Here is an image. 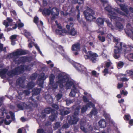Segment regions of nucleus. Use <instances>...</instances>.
<instances>
[{
  "instance_id": "obj_1",
  "label": "nucleus",
  "mask_w": 133,
  "mask_h": 133,
  "mask_svg": "<svg viewBox=\"0 0 133 133\" xmlns=\"http://www.w3.org/2000/svg\"><path fill=\"white\" fill-rule=\"evenodd\" d=\"M101 1L104 3V5H107V6L105 8V10L108 12V17L110 18L111 20H112L116 22L115 26L117 29H122L123 28V26L122 24L119 22H117V20H119V18L117 16V13H118L122 15H124L125 12L124 5L121 4L124 1V0H116V2L119 5L121 8L122 12L119 11V9H115L112 8L111 6L108 3V1L106 0H101Z\"/></svg>"
},
{
  "instance_id": "obj_2",
  "label": "nucleus",
  "mask_w": 133,
  "mask_h": 133,
  "mask_svg": "<svg viewBox=\"0 0 133 133\" xmlns=\"http://www.w3.org/2000/svg\"><path fill=\"white\" fill-rule=\"evenodd\" d=\"M54 69L58 74V81L57 82H58L60 88H63L65 87L67 89H70L72 87V88H74V87H75L74 81L70 79L66 74L60 72L56 68H55Z\"/></svg>"
},
{
  "instance_id": "obj_3",
  "label": "nucleus",
  "mask_w": 133,
  "mask_h": 133,
  "mask_svg": "<svg viewBox=\"0 0 133 133\" xmlns=\"http://www.w3.org/2000/svg\"><path fill=\"white\" fill-rule=\"evenodd\" d=\"M27 53L26 50L21 49L17 50L15 52L12 53L9 55V57L11 58H16L14 61L16 63L19 64L20 63L26 61V58L25 57H21L18 58L19 55H25Z\"/></svg>"
},
{
  "instance_id": "obj_4",
  "label": "nucleus",
  "mask_w": 133,
  "mask_h": 133,
  "mask_svg": "<svg viewBox=\"0 0 133 133\" xmlns=\"http://www.w3.org/2000/svg\"><path fill=\"white\" fill-rule=\"evenodd\" d=\"M55 23L57 26L58 29L56 30L55 32L57 35L60 36H64L66 34L75 36L77 34V32L74 28L67 31L65 29L62 28L61 24L59 23L58 24L57 21H55Z\"/></svg>"
},
{
  "instance_id": "obj_5",
  "label": "nucleus",
  "mask_w": 133,
  "mask_h": 133,
  "mask_svg": "<svg viewBox=\"0 0 133 133\" xmlns=\"http://www.w3.org/2000/svg\"><path fill=\"white\" fill-rule=\"evenodd\" d=\"M30 65L28 66L25 65H22L19 67L16 68L15 69L7 73V74L9 76H12L18 74L22 73L25 70H29L30 69L31 66Z\"/></svg>"
},
{
  "instance_id": "obj_6",
  "label": "nucleus",
  "mask_w": 133,
  "mask_h": 133,
  "mask_svg": "<svg viewBox=\"0 0 133 133\" xmlns=\"http://www.w3.org/2000/svg\"><path fill=\"white\" fill-rule=\"evenodd\" d=\"M56 68L54 67L53 69H52V71L53 72H54L55 74H58L57 76L56 77L57 81L55 83H54V80L55 78V75L53 74H51L49 77L50 83L48 85V87L50 88L51 89L53 90H54L56 89L58 87V84L59 85L58 82V73L57 71L54 69V68Z\"/></svg>"
},
{
  "instance_id": "obj_7",
  "label": "nucleus",
  "mask_w": 133,
  "mask_h": 133,
  "mask_svg": "<svg viewBox=\"0 0 133 133\" xmlns=\"http://www.w3.org/2000/svg\"><path fill=\"white\" fill-rule=\"evenodd\" d=\"M42 14L44 15H49L51 14L52 17L51 19V20H54L58 17L59 14V10L56 8H53L51 11L49 9H45L43 11Z\"/></svg>"
},
{
  "instance_id": "obj_8",
  "label": "nucleus",
  "mask_w": 133,
  "mask_h": 133,
  "mask_svg": "<svg viewBox=\"0 0 133 133\" xmlns=\"http://www.w3.org/2000/svg\"><path fill=\"white\" fill-rule=\"evenodd\" d=\"M115 44L114 50V57L115 58L118 59L120 57L121 54L123 50V47H124V45L121 42H118Z\"/></svg>"
},
{
  "instance_id": "obj_9",
  "label": "nucleus",
  "mask_w": 133,
  "mask_h": 133,
  "mask_svg": "<svg viewBox=\"0 0 133 133\" xmlns=\"http://www.w3.org/2000/svg\"><path fill=\"white\" fill-rule=\"evenodd\" d=\"M24 32L25 36L28 38V41L29 43L28 45L29 47L30 48H31L32 46L34 45L40 54L42 56V52L37 45L36 44H35L34 42V39L31 36L30 33L26 30H24Z\"/></svg>"
},
{
  "instance_id": "obj_10",
  "label": "nucleus",
  "mask_w": 133,
  "mask_h": 133,
  "mask_svg": "<svg viewBox=\"0 0 133 133\" xmlns=\"http://www.w3.org/2000/svg\"><path fill=\"white\" fill-rule=\"evenodd\" d=\"M35 102L34 99L31 98L29 99V101L27 104L21 103L17 105L18 108L20 110H23L25 109H29L32 107H37L35 104Z\"/></svg>"
},
{
  "instance_id": "obj_11",
  "label": "nucleus",
  "mask_w": 133,
  "mask_h": 133,
  "mask_svg": "<svg viewBox=\"0 0 133 133\" xmlns=\"http://www.w3.org/2000/svg\"><path fill=\"white\" fill-rule=\"evenodd\" d=\"M84 13L85 18L88 21H91L95 18L94 12L89 8H87Z\"/></svg>"
},
{
  "instance_id": "obj_12",
  "label": "nucleus",
  "mask_w": 133,
  "mask_h": 133,
  "mask_svg": "<svg viewBox=\"0 0 133 133\" xmlns=\"http://www.w3.org/2000/svg\"><path fill=\"white\" fill-rule=\"evenodd\" d=\"M82 49L83 52H85L89 55V59L91 60L92 62H95L98 60V56L96 53H93L91 51L87 52L85 48L83 47L82 48Z\"/></svg>"
},
{
  "instance_id": "obj_13",
  "label": "nucleus",
  "mask_w": 133,
  "mask_h": 133,
  "mask_svg": "<svg viewBox=\"0 0 133 133\" xmlns=\"http://www.w3.org/2000/svg\"><path fill=\"white\" fill-rule=\"evenodd\" d=\"M79 107H77L74 113V115L71 116L70 119L69 121V122L71 124H76L78 120L77 116L79 112Z\"/></svg>"
},
{
  "instance_id": "obj_14",
  "label": "nucleus",
  "mask_w": 133,
  "mask_h": 133,
  "mask_svg": "<svg viewBox=\"0 0 133 133\" xmlns=\"http://www.w3.org/2000/svg\"><path fill=\"white\" fill-rule=\"evenodd\" d=\"M4 115L6 116V118L4 121L5 124L7 125L9 124L11 122L10 116L7 115L5 109H2L0 111V118H3L4 117Z\"/></svg>"
},
{
  "instance_id": "obj_15",
  "label": "nucleus",
  "mask_w": 133,
  "mask_h": 133,
  "mask_svg": "<svg viewBox=\"0 0 133 133\" xmlns=\"http://www.w3.org/2000/svg\"><path fill=\"white\" fill-rule=\"evenodd\" d=\"M107 23V25L112 29H113L114 28V26L112 25L110 22H109L108 19H106L105 18H98L96 20L97 24L99 25H103L104 23V21Z\"/></svg>"
},
{
  "instance_id": "obj_16",
  "label": "nucleus",
  "mask_w": 133,
  "mask_h": 133,
  "mask_svg": "<svg viewBox=\"0 0 133 133\" xmlns=\"http://www.w3.org/2000/svg\"><path fill=\"white\" fill-rule=\"evenodd\" d=\"M72 64L79 71L82 73L87 74L86 68L83 66L76 63H75Z\"/></svg>"
},
{
  "instance_id": "obj_17",
  "label": "nucleus",
  "mask_w": 133,
  "mask_h": 133,
  "mask_svg": "<svg viewBox=\"0 0 133 133\" xmlns=\"http://www.w3.org/2000/svg\"><path fill=\"white\" fill-rule=\"evenodd\" d=\"M111 64L112 63L110 61H108L106 62L104 66V69L103 71V73L104 76H105L107 74L109 73L108 68L110 66V68L111 69H113L114 68L113 66H111Z\"/></svg>"
},
{
  "instance_id": "obj_18",
  "label": "nucleus",
  "mask_w": 133,
  "mask_h": 133,
  "mask_svg": "<svg viewBox=\"0 0 133 133\" xmlns=\"http://www.w3.org/2000/svg\"><path fill=\"white\" fill-rule=\"evenodd\" d=\"M105 28H100L97 31V32L99 33L100 34L98 36L99 40L102 42H104L105 40V38L104 37L101 36L100 35H103L104 34L105 32Z\"/></svg>"
},
{
  "instance_id": "obj_19",
  "label": "nucleus",
  "mask_w": 133,
  "mask_h": 133,
  "mask_svg": "<svg viewBox=\"0 0 133 133\" xmlns=\"http://www.w3.org/2000/svg\"><path fill=\"white\" fill-rule=\"evenodd\" d=\"M44 73H42L39 76V78L37 81V83L39 86L42 88L43 87V83L44 81L46 79L47 77H45Z\"/></svg>"
},
{
  "instance_id": "obj_20",
  "label": "nucleus",
  "mask_w": 133,
  "mask_h": 133,
  "mask_svg": "<svg viewBox=\"0 0 133 133\" xmlns=\"http://www.w3.org/2000/svg\"><path fill=\"white\" fill-rule=\"evenodd\" d=\"M80 44L78 43H76L73 44L72 47V50L73 51H76L75 52L74 54L75 55H77L78 54V51H80Z\"/></svg>"
},
{
  "instance_id": "obj_21",
  "label": "nucleus",
  "mask_w": 133,
  "mask_h": 133,
  "mask_svg": "<svg viewBox=\"0 0 133 133\" xmlns=\"http://www.w3.org/2000/svg\"><path fill=\"white\" fill-rule=\"evenodd\" d=\"M94 104L92 103L91 102L87 104L86 105L83 106L81 109V113H83L86 111L87 109L89 108L94 107Z\"/></svg>"
},
{
  "instance_id": "obj_22",
  "label": "nucleus",
  "mask_w": 133,
  "mask_h": 133,
  "mask_svg": "<svg viewBox=\"0 0 133 133\" xmlns=\"http://www.w3.org/2000/svg\"><path fill=\"white\" fill-rule=\"evenodd\" d=\"M34 22L37 24L39 28H42L43 23L41 21H38V18L37 16H35L34 18Z\"/></svg>"
},
{
  "instance_id": "obj_23",
  "label": "nucleus",
  "mask_w": 133,
  "mask_h": 133,
  "mask_svg": "<svg viewBox=\"0 0 133 133\" xmlns=\"http://www.w3.org/2000/svg\"><path fill=\"white\" fill-rule=\"evenodd\" d=\"M52 115L49 117L50 120L52 121L56 119L57 117V111L55 110H52L51 111Z\"/></svg>"
},
{
  "instance_id": "obj_24",
  "label": "nucleus",
  "mask_w": 133,
  "mask_h": 133,
  "mask_svg": "<svg viewBox=\"0 0 133 133\" xmlns=\"http://www.w3.org/2000/svg\"><path fill=\"white\" fill-rule=\"evenodd\" d=\"M84 93L85 95H86V96H84L83 97L84 101L86 103L88 102H89V99H90V97H91V95L88 94L85 92H84Z\"/></svg>"
},
{
  "instance_id": "obj_25",
  "label": "nucleus",
  "mask_w": 133,
  "mask_h": 133,
  "mask_svg": "<svg viewBox=\"0 0 133 133\" xmlns=\"http://www.w3.org/2000/svg\"><path fill=\"white\" fill-rule=\"evenodd\" d=\"M78 92V90L75 87H74V88H72L69 94V96L70 97H74L75 96L76 93Z\"/></svg>"
},
{
  "instance_id": "obj_26",
  "label": "nucleus",
  "mask_w": 133,
  "mask_h": 133,
  "mask_svg": "<svg viewBox=\"0 0 133 133\" xmlns=\"http://www.w3.org/2000/svg\"><path fill=\"white\" fill-rule=\"evenodd\" d=\"M99 127L101 128H104L106 126V122L104 119H102L98 122Z\"/></svg>"
},
{
  "instance_id": "obj_27",
  "label": "nucleus",
  "mask_w": 133,
  "mask_h": 133,
  "mask_svg": "<svg viewBox=\"0 0 133 133\" xmlns=\"http://www.w3.org/2000/svg\"><path fill=\"white\" fill-rule=\"evenodd\" d=\"M51 111H52V109L50 108L45 109L44 111V112H43L41 114V117H42V118H44L46 116L45 114H44V113L49 114L50 113Z\"/></svg>"
},
{
  "instance_id": "obj_28",
  "label": "nucleus",
  "mask_w": 133,
  "mask_h": 133,
  "mask_svg": "<svg viewBox=\"0 0 133 133\" xmlns=\"http://www.w3.org/2000/svg\"><path fill=\"white\" fill-rule=\"evenodd\" d=\"M61 109H60V114L62 115H66L70 113L69 110L64 111V108L63 107H61Z\"/></svg>"
},
{
  "instance_id": "obj_29",
  "label": "nucleus",
  "mask_w": 133,
  "mask_h": 133,
  "mask_svg": "<svg viewBox=\"0 0 133 133\" xmlns=\"http://www.w3.org/2000/svg\"><path fill=\"white\" fill-rule=\"evenodd\" d=\"M17 82L18 84H19L20 86L23 88H26V87L23 86L24 84V81L21 78H19L18 79L17 81Z\"/></svg>"
},
{
  "instance_id": "obj_30",
  "label": "nucleus",
  "mask_w": 133,
  "mask_h": 133,
  "mask_svg": "<svg viewBox=\"0 0 133 133\" xmlns=\"http://www.w3.org/2000/svg\"><path fill=\"white\" fill-rule=\"evenodd\" d=\"M12 20L10 18H8L6 20L4 21L3 23V24L5 25L6 27H7L8 26L9 24L12 22Z\"/></svg>"
},
{
  "instance_id": "obj_31",
  "label": "nucleus",
  "mask_w": 133,
  "mask_h": 133,
  "mask_svg": "<svg viewBox=\"0 0 133 133\" xmlns=\"http://www.w3.org/2000/svg\"><path fill=\"white\" fill-rule=\"evenodd\" d=\"M7 72V70L6 69H1L0 71V76L2 78H3Z\"/></svg>"
},
{
  "instance_id": "obj_32",
  "label": "nucleus",
  "mask_w": 133,
  "mask_h": 133,
  "mask_svg": "<svg viewBox=\"0 0 133 133\" xmlns=\"http://www.w3.org/2000/svg\"><path fill=\"white\" fill-rule=\"evenodd\" d=\"M107 37L109 39L112 38L114 41L116 42V43H118V42H121L120 40L117 39L115 37H114L111 34H109L107 35Z\"/></svg>"
},
{
  "instance_id": "obj_33",
  "label": "nucleus",
  "mask_w": 133,
  "mask_h": 133,
  "mask_svg": "<svg viewBox=\"0 0 133 133\" xmlns=\"http://www.w3.org/2000/svg\"><path fill=\"white\" fill-rule=\"evenodd\" d=\"M103 115L106 119L110 120L112 123L114 124V122L112 120H110V116L109 114H107L105 111H104Z\"/></svg>"
},
{
  "instance_id": "obj_34",
  "label": "nucleus",
  "mask_w": 133,
  "mask_h": 133,
  "mask_svg": "<svg viewBox=\"0 0 133 133\" xmlns=\"http://www.w3.org/2000/svg\"><path fill=\"white\" fill-rule=\"evenodd\" d=\"M127 74H125V76L126 75L128 76L133 78V70L131 69L130 70H127L126 71Z\"/></svg>"
},
{
  "instance_id": "obj_35",
  "label": "nucleus",
  "mask_w": 133,
  "mask_h": 133,
  "mask_svg": "<svg viewBox=\"0 0 133 133\" xmlns=\"http://www.w3.org/2000/svg\"><path fill=\"white\" fill-rule=\"evenodd\" d=\"M41 89L37 88H35L32 90L33 96L34 95H36L38 94L40 92Z\"/></svg>"
},
{
  "instance_id": "obj_36",
  "label": "nucleus",
  "mask_w": 133,
  "mask_h": 133,
  "mask_svg": "<svg viewBox=\"0 0 133 133\" xmlns=\"http://www.w3.org/2000/svg\"><path fill=\"white\" fill-rule=\"evenodd\" d=\"M125 75H124L120 74L117 77L118 79L120 81H124L125 80Z\"/></svg>"
},
{
  "instance_id": "obj_37",
  "label": "nucleus",
  "mask_w": 133,
  "mask_h": 133,
  "mask_svg": "<svg viewBox=\"0 0 133 133\" xmlns=\"http://www.w3.org/2000/svg\"><path fill=\"white\" fill-rule=\"evenodd\" d=\"M97 113V111L95 108L94 107L92 110L90 112V114L89 115V117H91L92 115H95Z\"/></svg>"
},
{
  "instance_id": "obj_38",
  "label": "nucleus",
  "mask_w": 133,
  "mask_h": 133,
  "mask_svg": "<svg viewBox=\"0 0 133 133\" xmlns=\"http://www.w3.org/2000/svg\"><path fill=\"white\" fill-rule=\"evenodd\" d=\"M56 49L60 53L63 54L64 52L63 48L61 46H58L56 48Z\"/></svg>"
},
{
  "instance_id": "obj_39",
  "label": "nucleus",
  "mask_w": 133,
  "mask_h": 133,
  "mask_svg": "<svg viewBox=\"0 0 133 133\" xmlns=\"http://www.w3.org/2000/svg\"><path fill=\"white\" fill-rule=\"evenodd\" d=\"M35 85V84L32 82H31L29 83L27 85V87L29 89H30L33 87Z\"/></svg>"
},
{
  "instance_id": "obj_40",
  "label": "nucleus",
  "mask_w": 133,
  "mask_h": 133,
  "mask_svg": "<svg viewBox=\"0 0 133 133\" xmlns=\"http://www.w3.org/2000/svg\"><path fill=\"white\" fill-rule=\"evenodd\" d=\"M124 64V63L122 62H118L117 64V67L118 68H122Z\"/></svg>"
},
{
  "instance_id": "obj_41",
  "label": "nucleus",
  "mask_w": 133,
  "mask_h": 133,
  "mask_svg": "<svg viewBox=\"0 0 133 133\" xmlns=\"http://www.w3.org/2000/svg\"><path fill=\"white\" fill-rule=\"evenodd\" d=\"M60 126V123L59 122H56L54 126V128L55 130L57 129Z\"/></svg>"
},
{
  "instance_id": "obj_42",
  "label": "nucleus",
  "mask_w": 133,
  "mask_h": 133,
  "mask_svg": "<svg viewBox=\"0 0 133 133\" xmlns=\"http://www.w3.org/2000/svg\"><path fill=\"white\" fill-rule=\"evenodd\" d=\"M125 120L128 121L131 118V116L129 114H127L125 115Z\"/></svg>"
},
{
  "instance_id": "obj_43",
  "label": "nucleus",
  "mask_w": 133,
  "mask_h": 133,
  "mask_svg": "<svg viewBox=\"0 0 133 133\" xmlns=\"http://www.w3.org/2000/svg\"><path fill=\"white\" fill-rule=\"evenodd\" d=\"M17 36V35H14L11 36L10 37L11 41H15Z\"/></svg>"
},
{
  "instance_id": "obj_44",
  "label": "nucleus",
  "mask_w": 133,
  "mask_h": 133,
  "mask_svg": "<svg viewBox=\"0 0 133 133\" xmlns=\"http://www.w3.org/2000/svg\"><path fill=\"white\" fill-rule=\"evenodd\" d=\"M37 132V133H45V131L44 130L42 129H38Z\"/></svg>"
},
{
  "instance_id": "obj_45",
  "label": "nucleus",
  "mask_w": 133,
  "mask_h": 133,
  "mask_svg": "<svg viewBox=\"0 0 133 133\" xmlns=\"http://www.w3.org/2000/svg\"><path fill=\"white\" fill-rule=\"evenodd\" d=\"M62 97V95L61 94H58L56 96V97L57 99V100H58L59 99Z\"/></svg>"
},
{
  "instance_id": "obj_46",
  "label": "nucleus",
  "mask_w": 133,
  "mask_h": 133,
  "mask_svg": "<svg viewBox=\"0 0 133 133\" xmlns=\"http://www.w3.org/2000/svg\"><path fill=\"white\" fill-rule=\"evenodd\" d=\"M74 102V101L73 100H66V104L67 105H68L69 104H70Z\"/></svg>"
},
{
  "instance_id": "obj_47",
  "label": "nucleus",
  "mask_w": 133,
  "mask_h": 133,
  "mask_svg": "<svg viewBox=\"0 0 133 133\" xmlns=\"http://www.w3.org/2000/svg\"><path fill=\"white\" fill-rule=\"evenodd\" d=\"M9 113L11 116L12 119L13 120H14L15 119V117L14 114L11 111H10L9 112Z\"/></svg>"
},
{
  "instance_id": "obj_48",
  "label": "nucleus",
  "mask_w": 133,
  "mask_h": 133,
  "mask_svg": "<svg viewBox=\"0 0 133 133\" xmlns=\"http://www.w3.org/2000/svg\"><path fill=\"white\" fill-rule=\"evenodd\" d=\"M129 124L130 126L133 125V119H131L129 121Z\"/></svg>"
},
{
  "instance_id": "obj_49",
  "label": "nucleus",
  "mask_w": 133,
  "mask_h": 133,
  "mask_svg": "<svg viewBox=\"0 0 133 133\" xmlns=\"http://www.w3.org/2000/svg\"><path fill=\"white\" fill-rule=\"evenodd\" d=\"M123 86V84L122 83H118V84L117 88L118 89H119L122 88Z\"/></svg>"
},
{
  "instance_id": "obj_50",
  "label": "nucleus",
  "mask_w": 133,
  "mask_h": 133,
  "mask_svg": "<svg viewBox=\"0 0 133 133\" xmlns=\"http://www.w3.org/2000/svg\"><path fill=\"white\" fill-rule=\"evenodd\" d=\"M18 28H21L24 25V24L20 22L18 24Z\"/></svg>"
},
{
  "instance_id": "obj_51",
  "label": "nucleus",
  "mask_w": 133,
  "mask_h": 133,
  "mask_svg": "<svg viewBox=\"0 0 133 133\" xmlns=\"http://www.w3.org/2000/svg\"><path fill=\"white\" fill-rule=\"evenodd\" d=\"M30 93V92L29 90H24L23 91V94H25L26 95H28Z\"/></svg>"
},
{
  "instance_id": "obj_52",
  "label": "nucleus",
  "mask_w": 133,
  "mask_h": 133,
  "mask_svg": "<svg viewBox=\"0 0 133 133\" xmlns=\"http://www.w3.org/2000/svg\"><path fill=\"white\" fill-rule=\"evenodd\" d=\"M124 99H121L120 100L118 101V102L120 103V105L122 107V104L124 102Z\"/></svg>"
},
{
  "instance_id": "obj_53",
  "label": "nucleus",
  "mask_w": 133,
  "mask_h": 133,
  "mask_svg": "<svg viewBox=\"0 0 133 133\" xmlns=\"http://www.w3.org/2000/svg\"><path fill=\"white\" fill-rule=\"evenodd\" d=\"M78 9H79V6H76V9L78 10V14L77 15V18H78H78L79 17V11L78 10Z\"/></svg>"
},
{
  "instance_id": "obj_54",
  "label": "nucleus",
  "mask_w": 133,
  "mask_h": 133,
  "mask_svg": "<svg viewBox=\"0 0 133 133\" xmlns=\"http://www.w3.org/2000/svg\"><path fill=\"white\" fill-rule=\"evenodd\" d=\"M17 4L19 6H22L23 5L22 2L20 1H18L17 2Z\"/></svg>"
},
{
  "instance_id": "obj_55",
  "label": "nucleus",
  "mask_w": 133,
  "mask_h": 133,
  "mask_svg": "<svg viewBox=\"0 0 133 133\" xmlns=\"http://www.w3.org/2000/svg\"><path fill=\"white\" fill-rule=\"evenodd\" d=\"M11 14L13 16H15L16 15V12L14 11L13 10L11 11Z\"/></svg>"
},
{
  "instance_id": "obj_56",
  "label": "nucleus",
  "mask_w": 133,
  "mask_h": 133,
  "mask_svg": "<svg viewBox=\"0 0 133 133\" xmlns=\"http://www.w3.org/2000/svg\"><path fill=\"white\" fill-rule=\"evenodd\" d=\"M52 107L53 108H55L56 109H57L58 108V106L55 104H53L52 105Z\"/></svg>"
},
{
  "instance_id": "obj_57",
  "label": "nucleus",
  "mask_w": 133,
  "mask_h": 133,
  "mask_svg": "<svg viewBox=\"0 0 133 133\" xmlns=\"http://www.w3.org/2000/svg\"><path fill=\"white\" fill-rule=\"evenodd\" d=\"M63 127L64 128H68L69 127V125L67 123H66L63 125Z\"/></svg>"
},
{
  "instance_id": "obj_58",
  "label": "nucleus",
  "mask_w": 133,
  "mask_h": 133,
  "mask_svg": "<svg viewBox=\"0 0 133 133\" xmlns=\"http://www.w3.org/2000/svg\"><path fill=\"white\" fill-rule=\"evenodd\" d=\"M88 43L90 45L92 46V47H93L94 46L93 43L92 42L89 41L88 42Z\"/></svg>"
},
{
  "instance_id": "obj_59",
  "label": "nucleus",
  "mask_w": 133,
  "mask_h": 133,
  "mask_svg": "<svg viewBox=\"0 0 133 133\" xmlns=\"http://www.w3.org/2000/svg\"><path fill=\"white\" fill-rule=\"evenodd\" d=\"M81 130H82V131H83L85 132H87V131L85 129V128L83 126H81Z\"/></svg>"
},
{
  "instance_id": "obj_60",
  "label": "nucleus",
  "mask_w": 133,
  "mask_h": 133,
  "mask_svg": "<svg viewBox=\"0 0 133 133\" xmlns=\"http://www.w3.org/2000/svg\"><path fill=\"white\" fill-rule=\"evenodd\" d=\"M77 2L79 4H82L83 3V0H77Z\"/></svg>"
},
{
  "instance_id": "obj_61",
  "label": "nucleus",
  "mask_w": 133,
  "mask_h": 133,
  "mask_svg": "<svg viewBox=\"0 0 133 133\" xmlns=\"http://www.w3.org/2000/svg\"><path fill=\"white\" fill-rule=\"evenodd\" d=\"M129 10L131 13H133V8L130 7L129 8Z\"/></svg>"
},
{
  "instance_id": "obj_62",
  "label": "nucleus",
  "mask_w": 133,
  "mask_h": 133,
  "mask_svg": "<svg viewBox=\"0 0 133 133\" xmlns=\"http://www.w3.org/2000/svg\"><path fill=\"white\" fill-rule=\"evenodd\" d=\"M92 74L96 76H97L96 72L95 71H93L92 72Z\"/></svg>"
},
{
  "instance_id": "obj_63",
  "label": "nucleus",
  "mask_w": 133,
  "mask_h": 133,
  "mask_svg": "<svg viewBox=\"0 0 133 133\" xmlns=\"http://www.w3.org/2000/svg\"><path fill=\"white\" fill-rule=\"evenodd\" d=\"M3 45L1 44H0V51H1L2 50Z\"/></svg>"
},
{
  "instance_id": "obj_64",
  "label": "nucleus",
  "mask_w": 133,
  "mask_h": 133,
  "mask_svg": "<svg viewBox=\"0 0 133 133\" xmlns=\"http://www.w3.org/2000/svg\"><path fill=\"white\" fill-rule=\"evenodd\" d=\"M129 57L130 58L133 59V53L132 54H130L129 56Z\"/></svg>"
}]
</instances>
